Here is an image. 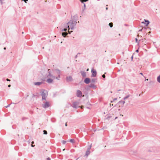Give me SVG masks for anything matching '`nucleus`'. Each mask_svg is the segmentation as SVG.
I'll return each mask as SVG.
<instances>
[{
  "mask_svg": "<svg viewBox=\"0 0 160 160\" xmlns=\"http://www.w3.org/2000/svg\"><path fill=\"white\" fill-rule=\"evenodd\" d=\"M34 83L35 85L39 86L42 83V82H35Z\"/></svg>",
  "mask_w": 160,
  "mask_h": 160,
  "instance_id": "obj_17",
  "label": "nucleus"
},
{
  "mask_svg": "<svg viewBox=\"0 0 160 160\" xmlns=\"http://www.w3.org/2000/svg\"><path fill=\"white\" fill-rule=\"evenodd\" d=\"M157 80L158 82L160 83V75L158 77Z\"/></svg>",
  "mask_w": 160,
  "mask_h": 160,
  "instance_id": "obj_22",
  "label": "nucleus"
},
{
  "mask_svg": "<svg viewBox=\"0 0 160 160\" xmlns=\"http://www.w3.org/2000/svg\"><path fill=\"white\" fill-rule=\"evenodd\" d=\"M112 105L113 106V104H112Z\"/></svg>",
  "mask_w": 160,
  "mask_h": 160,
  "instance_id": "obj_54",
  "label": "nucleus"
},
{
  "mask_svg": "<svg viewBox=\"0 0 160 160\" xmlns=\"http://www.w3.org/2000/svg\"><path fill=\"white\" fill-rule=\"evenodd\" d=\"M56 78L57 79H58V80H59V78H58V77H56Z\"/></svg>",
  "mask_w": 160,
  "mask_h": 160,
  "instance_id": "obj_44",
  "label": "nucleus"
},
{
  "mask_svg": "<svg viewBox=\"0 0 160 160\" xmlns=\"http://www.w3.org/2000/svg\"><path fill=\"white\" fill-rule=\"evenodd\" d=\"M65 126H67V123H66L65 124Z\"/></svg>",
  "mask_w": 160,
  "mask_h": 160,
  "instance_id": "obj_45",
  "label": "nucleus"
},
{
  "mask_svg": "<svg viewBox=\"0 0 160 160\" xmlns=\"http://www.w3.org/2000/svg\"><path fill=\"white\" fill-rule=\"evenodd\" d=\"M55 70L56 71L57 74L58 75V78H60V72H61L60 70L58 69H56Z\"/></svg>",
  "mask_w": 160,
  "mask_h": 160,
  "instance_id": "obj_12",
  "label": "nucleus"
},
{
  "mask_svg": "<svg viewBox=\"0 0 160 160\" xmlns=\"http://www.w3.org/2000/svg\"><path fill=\"white\" fill-rule=\"evenodd\" d=\"M34 143V142H33V141H32V142H31V146H32V147H34V146H35V145H32V144H33Z\"/></svg>",
  "mask_w": 160,
  "mask_h": 160,
  "instance_id": "obj_33",
  "label": "nucleus"
},
{
  "mask_svg": "<svg viewBox=\"0 0 160 160\" xmlns=\"http://www.w3.org/2000/svg\"><path fill=\"white\" fill-rule=\"evenodd\" d=\"M140 74L141 75H143V73H140Z\"/></svg>",
  "mask_w": 160,
  "mask_h": 160,
  "instance_id": "obj_47",
  "label": "nucleus"
},
{
  "mask_svg": "<svg viewBox=\"0 0 160 160\" xmlns=\"http://www.w3.org/2000/svg\"><path fill=\"white\" fill-rule=\"evenodd\" d=\"M78 102H73L72 105H71L73 108L77 109L78 108Z\"/></svg>",
  "mask_w": 160,
  "mask_h": 160,
  "instance_id": "obj_4",
  "label": "nucleus"
},
{
  "mask_svg": "<svg viewBox=\"0 0 160 160\" xmlns=\"http://www.w3.org/2000/svg\"><path fill=\"white\" fill-rule=\"evenodd\" d=\"M40 92L42 96V100H46V98L48 96V93H47V91L44 89H42Z\"/></svg>",
  "mask_w": 160,
  "mask_h": 160,
  "instance_id": "obj_2",
  "label": "nucleus"
},
{
  "mask_svg": "<svg viewBox=\"0 0 160 160\" xmlns=\"http://www.w3.org/2000/svg\"><path fill=\"white\" fill-rule=\"evenodd\" d=\"M77 96L78 97H81L82 96V93L81 91L78 90L76 93Z\"/></svg>",
  "mask_w": 160,
  "mask_h": 160,
  "instance_id": "obj_7",
  "label": "nucleus"
},
{
  "mask_svg": "<svg viewBox=\"0 0 160 160\" xmlns=\"http://www.w3.org/2000/svg\"><path fill=\"white\" fill-rule=\"evenodd\" d=\"M135 41H136V42H137L138 43H138H139L140 40H139V41H138V39H137V38H135Z\"/></svg>",
  "mask_w": 160,
  "mask_h": 160,
  "instance_id": "obj_32",
  "label": "nucleus"
},
{
  "mask_svg": "<svg viewBox=\"0 0 160 160\" xmlns=\"http://www.w3.org/2000/svg\"><path fill=\"white\" fill-rule=\"evenodd\" d=\"M80 73H81L83 77H85L86 76V72L84 71H81L80 72Z\"/></svg>",
  "mask_w": 160,
  "mask_h": 160,
  "instance_id": "obj_13",
  "label": "nucleus"
},
{
  "mask_svg": "<svg viewBox=\"0 0 160 160\" xmlns=\"http://www.w3.org/2000/svg\"><path fill=\"white\" fill-rule=\"evenodd\" d=\"M46 82L48 83H51L53 82V80L51 78H48L47 79Z\"/></svg>",
  "mask_w": 160,
  "mask_h": 160,
  "instance_id": "obj_15",
  "label": "nucleus"
},
{
  "mask_svg": "<svg viewBox=\"0 0 160 160\" xmlns=\"http://www.w3.org/2000/svg\"><path fill=\"white\" fill-rule=\"evenodd\" d=\"M78 57V55H76L75 56V58H77Z\"/></svg>",
  "mask_w": 160,
  "mask_h": 160,
  "instance_id": "obj_43",
  "label": "nucleus"
},
{
  "mask_svg": "<svg viewBox=\"0 0 160 160\" xmlns=\"http://www.w3.org/2000/svg\"><path fill=\"white\" fill-rule=\"evenodd\" d=\"M68 33L67 32H62V35L63 37H65L68 35Z\"/></svg>",
  "mask_w": 160,
  "mask_h": 160,
  "instance_id": "obj_19",
  "label": "nucleus"
},
{
  "mask_svg": "<svg viewBox=\"0 0 160 160\" xmlns=\"http://www.w3.org/2000/svg\"><path fill=\"white\" fill-rule=\"evenodd\" d=\"M119 102V103H122L123 105L125 103V102L124 101H120Z\"/></svg>",
  "mask_w": 160,
  "mask_h": 160,
  "instance_id": "obj_26",
  "label": "nucleus"
},
{
  "mask_svg": "<svg viewBox=\"0 0 160 160\" xmlns=\"http://www.w3.org/2000/svg\"><path fill=\"white\" fill-rule=\"evenodd\" d=\"M113 23L112 22H110L109 24V25L110 28H112L113 27Z\"/></svg>",
  "mask_w": 160,
  "mask_h": 160,
  "instance_id": "obj_25",
  "label": "nucleus"
},
{
  "mask_svg": "<svg viewBox=\"0 0 160 160\" xmlns=\"http://www.w3.org/2000/svg\"><path fill=\"white\" fill-rule=\"evenodd\" d=\"M124 25L125 26H128V25L127 24H125Z\"/></svg>",
  "mask_w": 160,
  "mask_h": 160,
  "instance_id": "obj_52",
  "label": "nucleus"
},
{
  "mask_svg": "<svg viewBox=\"0 0 160 160\" xmlns=\"http://www.w3.org/2000/svg\"><path fill=\"white\" fill-rule=\"evenodd\" d=\"M83 4V7L82 8V12H83L86 9V5L83 2V3H82Z\"/></svg>",
  "mask_w": 160,
  "mask_h": 160,
  "instance_id": "obj_18",
  "label": "nucleus"
},
{
  "mask_svg": "<svg viewBox=\"0 0 160 160\" xmlns=\"http://www.w3.org/2000/svg\"><path fill=\"white\" fill-rule=\"evenodd\" d=\"M117 98H114L113 99V101H111V102H114V101L117 100Z\"/></svg>",
  "mask_w": 160,
  "mask_h": 160,
  "instance_id": "obj_35",
  "label": "nucleus"
},
{
  "mask_svg": "<svg viewBox=\"0 0 160 160\" xmlns=\"http://www.w3.org/2000/svg\"><path fill=\"white\" fill-rule=\"evenodd\" d=\"M91 77H95L96 76L97 72L95 69L92 68L91 70Z\"/></svg>",
  "mask_w": 160,
  "mask_h": 160,
  "instance_id": "obj_3",
  "label": "nucleus"
},
{
  "mask_svg": "<svg viewBox=\"0 0 160 160\" xmlns=\"http://www.w3.org/2000/svg\"><path fill=\"white\" fill-rule=\"evenodd\" d=\"M118 118V117H115V119H117Z\"/></svg>",
  "mask_w": 160,
  "mask_h": 160,
  "instance_id": "obj_49",
  "label": "nucleus"
},
{
  "mask_svg": "<svg viewBox=\"0 0 160 160\" xmlns=\"http://www.w3.org/2000/svg\"><path fill=\"white\" fill-rule=\"evenodd\" d=\"M106 10H108V8L106 7Z\"/></svg>",
  "mask_w": 160,
  "mask_h": 160,
  "instance_id": "obj_51",
  "label": "nucleus"
},
{
  "mask_svg": "<svg viewBox=\"0 0 160 160\" xmlns=\"http://www.w3.org/2000/svg\"><path fill=\"white\" fill-rule=\"evenodd\" d=\"M47 160H51V158H50L48 157L47 158Z\"/></svg>",
  "mask_w": 160,
  "mask_h": 160,
  "instance_id": "obj_37",
  "label": "nucleus"
},
{
  "mask_svg": "<svg viewBox=\"0 0 160 160\" xmlns=\"http://www.w3.org/2000/svg\"><path fill=\"white\" fill-rule=\"evenodd\" d=\"M66 80L67 82H70L72 80V78L71 76H69L66 77Z\"/></svg>",
  "mask_w": 160,
  "mask_h": 160,
  "instance_id": "obj_11",
  "label": "nucleus"
},
{
  "mask_svg": "<svg viewBox=\"0 0 160 160\" xmlns=\"http://www.w3.org/2000/svg\"><path fill=\"white\" fill-rule=\"evenodd\" d=\"M88 0H80L82 3H83V2H86Z\"/></svg>",
  "mask_w": 160,
  "mask_h": 160,
  "instance_id": "obj_24",
  "label": "nucleus"
},
{
  "mask_svg": "<svg viewBox=\"0 0 160 160\" xmlns=\"http://www.w3.org/2000/svg\"><path fill=\"white\" fill-rule=\"evenodd\" d=\"M4 50H5V49H6V48L4 47Z\"/></svg>",
  "mask_w": 160,
  "mask_h": 160,
  "instance_id": "obj_53",
  "label": "nucleus"
},
{
  "mask_svg": "<svg viewBox=\"0 0 160 160\" xmlns=\"http://www.w3.org/2000/svg\"><path fill=\"white\" fill-rule=\"evenodd\" d=\"M136 52H138H138H139V50H138V49L136 50Z\"/></svg>",
  "mask_w": 160,
  "mask_h": 160,
  "instance_id": "obj_41",
  "label": "nucleus"
},
{
  "mask_svg": "<svg viewBox=\"0 0 160 160\" xmlns=\"http://www.w3.org/2000/svg\"><path fill=\"white\" fill-rule=\"evenodd\" d=\"M89 70V69L88 68L87 69V71H88Z\"/></svg>",
  "mask_w": 160,
  "mask_h": 160,
  "instance_id": "obj_50",
  "label": "nucleus"
},
{
  "mask_svg": "<svg viewBox=\"0 0 160 160\" xmlns=\"http://www.w3.org/2000/svg\"><path fill=\"white\" fill-rule=\"evenodd\" d=\"M97 79L95 78H92L91 80V82L92 83H95L96 82Z\"/></svg>",
  "mask_w": 160,
  "mask_h": 160,
  "instance_id": "obj_20",
  "label": "nucleus"
},
{
  "mask_svg": "<svg viewBox=\"0 0 160 160\" xmlns=\"http://www.w3.org/2000/svg\"><path fill=\"white\" fill-rule=\"evenodd\" d=\"M80 54V53L78 52V53H77V55H78V54Z\"/></svg>",
  "mask_w": 160,
  "mask_h": 160,
  "instance_id": "obj_48",
  "label": "nucleus"
},
{
  "mask_svg": "<svg viewBox=\"0 0 160 160\" xmlns=\"http://www.w3.org/2000/svg\"><path fill=\"white\" fill-rule=\"evenodd\" d=\"M4 0H0V2H1V3L2 5L3 3V1H4Z\"/></svg>",
  "mask_w": 160,
  "mask_h": 160,
  "instance_id": "obj_34",
  "label": "nucleus"
},
{
  "mask_svg": "<svg viewBox=\"0 0 160 160\" xmlns=\"http://www.w3.org/2000/svg\"><path fill=\"white\" fill-rule=\"evenodd\" d=\"M84 82L86 84H88L90 83L91 80L90 78H87L84 79Z\"/></svg>",
  "mask_w": 160,
  "mask_h": 160,
  "instance_id": "obj_9",
  "label": "nucleus"
},
{
  "mask_svg": "<svg viewBox=\"0 0 160 160\" xmlns=\"http://www.w3.org/2000/svg\"><path fill=\"white\" fill-rule=\"evenodd\" d=\"M43 132L44 134L46 135L47 134V131H46L45 130H44L43 131Z\"/></svg>",
  "mask_w": 160,
  "mask_h": 160,
  "instance_id": "obj_28",
  "label": "nucleus"
},
{
  "mask_svg": "<svg viewBox=\"0 0 160 160\" xmlns=\"http://www.w3.org/2000/svg\"><path fill=\"white\" fill-rule=\"evenodd\" d=\"M102 77L104 79V80H105L106 76L105 74H103L102 75Z\"/></svg>",
  "mask_w": 160,
  "mask_h": 160,
  "instance_id": "obj_30",
  "label": "nucleus"
},
{
  "mask_svg": "<svg viewBox=\"0 0 160 160\" xmlns=\"http://www.w3.org/2000/svg\"><path fill=\"white\" fill-rule=\"evenodd\" d=\"M48 74L47 75V77L48 78L49 77H51L52 78H55V77L54 76H53L51 74V70L50 69H48Z\"/></svg>",
  "mask_w": 160,
  "mask_h": 160,
  "instance_id": "obj_5",
  "label": "nucleus"
},
{
  "mask_svg": "<svg viewBox=\"0 0 160 160\" xmlns=\"http://www.w3.org/2000/svg\"><path fill=\"white\" fill-rule=\"evenodd\" d=\"M144 21L145 22V24L146 25V26H147L149 24L150 22L147 20L144 19Z\"/></svg>",
  "mask_w": 160,
  "mask_h": 160,
  "instance_id": "obj_16",
  "label": "nucleus"
},
{
  "mask_svg": "<svg viewBox=\"0 0 160 160\" xmlns=\"http://www.w3.org/2000/svg\"><path fill=\"white\" fill-rule=\"evenodd\" d=\"M91 148V145H90L89 147L88 148L87 150L86 151L85 153V155L87 156L90 154V150Z\"/></svg>",
  "mask_w": 160,
  "mask_h": 160,
  "instance_id": "obj_10",
  "label": "nucleus"
},
{
  "mask_svg": "<svg viewBox=\"0 0 160 160\" xmlns=\"http://www.w3.org/2000/svg\"><path fill=\"white\" fill-rule=\"evenodd\" d=\"M67 27L66 28H64L63 29H62L61 31H65V32H66V31L67 30Z\"/></svg>",
  "mask_w": 160,
  "mask_h": 160,
  "instance_id": "obj_27",
  "label": "nucleus"
},
{
  "mask_svg": "<svg viewBox=\"0 0 160 160\" xmlns=\"http://www.w3.org/2000/svg\"><path fill=\"white\" fill-rule=\"evenodd\" d=\"M50 106L49 102H46L44 104L42 105V107L45 108H48Z\"/></svg>",
  "mask_w": 160,
  "mask_h": 160,
  "instance_id": "obj_8",
  "label": "nucleus"
},
{
  "mask_svg": "<svg viewBox=\"0 0 160 160\" xmlns=\"http://www.w3.org/2000/svg\"><path fill=\"white\" fill-rule=\"evenodd\" d=\"M131 60L132 61L133 59V55H132V57H131Z\"/></svg>",
  "mask_w": 160,
  "mask_h": 160,
  "instance_id": "obj_40",
  "label": "nucleus"
},
{
  "mask_svg": "<svg viewBox=\"0 0 160 160\" xmlns=\"http://www.w3.org/2000/svg\"><path fill=\"white\" fill-rule=\"evenodd\" d=\"M111 116H108L106 117V119L109 120V118H111Z\"/></svg>",
  "mask_w": 160,
  "mask_h": 160,
  "instance_id": "obj_29",
  "label": "nucleus"
},
{
  "mask_svg": "<svg viewBox=\"0 0 160 160\" xmlns=\"http://www.w3.org/2000/svg\"><path fill=\"white\" fill-rule=\"evenodd\" d=\"M35 96H38L37 95H35L34 94H32V98L34 97H35Z\"/></svg>",
  "mask_w": 160,
  "mask_h": 160,
  "instance_id": "obj_36",
  "label": "nucleus"
},
{
  "mask_svg": "<svg viewBox=\"0 0 160 160\" xmlns=\"http://www.w3.org/2000/svg\"><path fill=\"white\" fill-rule=\"evenodd\" d=\"M90 88H93L94 89H95L96 88V86L94 84L91 83L89 85Z\"/></svg>",
  "mask_w": 160,
  "mask_h": 160,
  "instance_id": "obj_14",
  "label": "nucleus"
},
{
  "mask_svg": "<svg viewBox=\"0 0 160 160\" xmlns=\"http://www.w3.org/2000/svg\"><path fill=\"white\" fill-rule=\"evenodd\" d=\"M78 19V17L77 14L75 15L73 17H72L71 20L73 21H75L77 22V21Z\"/></svg>",
  "mask_w": 160,
  "mask_h": 160,
  "instance_id": "obj_6",
  "label": "nucleus"
},
{
  "mask_svg": "<svg viewBox=\"0 0 160 160\" xmlns=\"http://www.w3.org/2000/svg\"><path fill=\"white\" fill-rule=\"evenodd\" d=\"M22 0L24 1L26 3H27V2L28 1V0Z\"/></svg>",
  "mask_w": 160,
  "mask_h": 160,
  "instance_id": "obj_38",
  "label": "nucleus"
},
{
  "mask_svg": "<svg viewBox=\"0 0 160 160\" xmlns=\"http://www.w3.org/2000/svg\"><path fill=\"white\" fill-rule=\"evenodd\" d=\"M10 104H9L8 105V106H5V107H6V108H8V107H9L10 106Z\"/></svg>",
  "mask_w": 160,
  "mask_h": 160,
  "instance_id": "obj_39",
  "label": "nucleus"
},
{
  "mask_svg": "<svg viewBox=\"0 0 160 160\" xmlns=\"http://www.w3.org/2000/svg\"><path fill=\"white\" fill-rule=\"evenodd\" d=\"M77 23V22H76L75 21H74L72 20H70L67 23V28H68V31L69 34H71V32H72V31H71L70 32H69V30L70 29H71V30H73L74 27L76 25Z\"/></svg>",
  "mask_w": 160,
  "mask_h": 160,
  "instance_id": "obj_1",
  "label": "nucleus"
},
{
  "mask_svg": "<svg viewBox=\"0 0 160 160\" xmlns=\"http://www.w3.org/2000/svg\"><path fill=\"white\" fill-rule=\"evenodd\" d=\"M6 80L7 81H10V79H9L8 78H7L6 79Z\"/></svg>",
  "mask_w": 160,
  "mask_h": 160,
  "instance_id": "obj_42",
  "label": "nucleus"
},
{
  "mask_svg": "<svg viewBox=\"0 0 160 160\" xmlns=\"http://www.w3.org/2000/svg\"><path fill=\"white\" fill-rule=\"evenodd\" d=\"M69 142L72 143H74L75 142V140L73 139H70Z\"/></svg>",
  "mask_w": 160,
  "mask_h": 160,
  "instance_id": "obj_23",
  "label": "nucleus"
},
{
  "mask_svg": "<svg viewBox=\"0 0 160 160\" xmlns=\"http://www.w3.org/2000/svg\"><path fill=\"white\" fill-rule=\"evenodd\" d=\"M10 86H11V85H10V84L8 85V87H10Z\"/></svg>",
  "mask_w": 160,
  "mask_h": 160,
  "instance_id": "obj_46",
  "label": "nucleus"
},
{
  "mask_svg": "<svg viewBox=\"0 0 160 160\" xmlns=\"http://www.w3.org/2000/svg\"><path fill=\"white\" fill-rule=\"evenodd\" d=\"M66 141L63 140L62 142V143L63 144H64L66 143Z\"/></svg>",
  "mask_w": 160,
  "mask_h": 160,
  "instance_id": "obj_31",
  "label": "nucleus"
},
{
  "mask_svg": "<svg viewBox=\"0 0 160 160\" xmlns=\"http://www.w3.org/2000/svg\"><path fill=\"white\" fill-rule=\"evenodd\" d=\"M130 96V94H128L125 97L123 98V99L125 100L127 99Z\"/></svg>",
  "mask_w": 160,
  "mask_h": 160,
  "instance_id": "obj_21",
  "label": "nucleus"
}]
</instances>
